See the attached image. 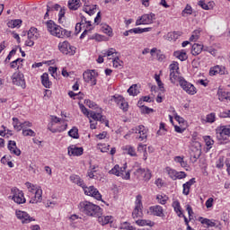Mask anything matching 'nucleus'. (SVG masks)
I'll return each mask as SVG.
<instances>
[{"label": "nucleus", "instance_id": "nucleus-1", "mask_svg": "<svg viewBox=\"0 0 230 230\" xmlns=\"http://www.w3.org/2000/svg\"><path fill=\"white\" fill-rule=\"evenodd\" d=\"M70 181L74 182V184L81 186L85 195H88L89 197H93V199H96V200H102V202H105L103 201V199H102V194L100 193V191H98V189L94 188V186L86 187L84 183V180L80 178V176L73 174L70 176Z\"/></svg>", "mask_w": 230, "mask_h": 230}, {"label": "nucleus", "instance_id": "nucleus-2", "mask_svg": "<svg viewBox=\"0 0 230 230\" xmlns=\"http://www.w3.org/2000/svg\"><path fill=\"white\" fill-rule=\"evenodd\" d=\"M78 208L80 212L86 215V217H94L96 218L97 217H102V215H103V209H102L100 206L90 201H81Z\"/></svg>", "mask_w": 230, "mask_h": 230}, {"label": "nucleus", "instance_id": "nucleus-3", "mask_svg": "<svg viewBox=\"0 0 230 230\" xmlns=\"http://www.w3.org/2000/svg\"><path fill=\"white\" fill-rule=\"evenodd\" d=\"M48 31L58 39H64V37H71V31H67L59 25H57L52 20L47 22Z\"/></svg>", "mask_w": 230, "mask_h": 230}, {"label": "nucleus", "instance_id": "nucleus-4", "mask_svg": "<svg viewBox=\"0 0 230 230\" xmlns=\"http://www.w3.org/2000/svg\"><path fill=\"white\" fill-rule=\"evenodd\" d=\"M142 199L143 197L141 195L137 196L136 207L132 212L133 218H139V217H143V203L141 202Z\"/></svg>", "mask_w": 230, "mask_h": 230}, {"label": "nucleus", "instance_id": "nucleus-5", "mask_svg": "<svg viewBox=\"0 0 230 230\" xmlns=\"http://www.w3.org/2000/svg\"><path fill=\"white\" fill-rule=\"evenodd\" d=\"M155 21V13L144 14L136 22V26H140V24H153Z\"/></svg>", "mask_w": 230, "mask_h": 230}, {"label": "nucleus", "instance_id": "nucleus-6", "mask_svg": "<svg viewBox=\"0 0 230 230\" xmlns=\"http://www.w3.org/2000/svg\"><path fill=\"white\" fill-rule=\"evenodd\" d=\"M58 49L63 55H75V47L71 46L68 41L60 42Z\"/></svg>", "mask_w": 230, "mask_h": 230}, {"label": "nucleus", "instance_id": "nucleus-7", "mask_svg": "<svg viewBox=\"0 0 230 230\" xmlns=\"http://www.w3.org/2000/svg\"><path fill=\"white\" fill-rule=\"evenodd\" d=\"M13 193V200L16 202V204H24L26 202V199L24 198V193L22 190H20L17 188L12 189Z\"/></svg>", "mask_w": 230, "mask_h": 230}, {"label": "nucleus", "instance_id": "nucleus-8", "mask_svg": "<svg viewBox=\"0 0 230 230\" xmlns=\"http://www.w3.org/2000/svg\"><path fill=\"white\" fill-rule=\"evenodd\" d=\"M12 78L13 85H18V87H22V89H26V81L24 80L23 74H13Z\"/></svg>", "mask_w": 230, "mask_h": 230}, {"label": "nucleus", "instance_id": "nucleus-9", "mask_svg": "<svg viewBox=\"0 0 230 230\" xmlns=\"http://www.w3.org/2000/svg\"><path fill=\"white\" fill-rule=\"evenodd\" d=\"M180 85L188 94H197V88L192 84L188 83L185 79L180 80Z\"/></svg>", "mask_w": 230, "mask_h": 230}, {"label": "nucleus", "instance_id": "nucleus-10", "mask_svg": "<svg viewBox=\"0 0 230 230\" xmlns=\"http://www.w3.org/2000/svg\"><path fill=\"white\" fill-rule=\"evenodd\" d=\"M16 217L19 220H22V224H30V222H35V218L30 217V214L25 211L16 210Z\"/></svg>", "mask_w": 230, "mask_h": 230}, {"label": "nucleus", "instance_id": "nucleus-11", "mask_svg": "<svg viewBox=\"0 0 230 230\" xmlns=\"http://www.w3.org/2000/svg\"><path fill=\"white\" fill-rule=\"evenodd\" d=\"M50 119H51V122L49 123L48 129L50 130V132H52L53 134L57 132H62V130H66V128H67V124H66L64 128H61V129L53 128V123H60V118L55 115H51Z\"/></svg>", "mask_w": 230, "mask_h": 230}, {"label": "nucleus", "instance_id": "nucleus-12", "mask_svg": "<svg viewBox=\"0 0 230 230\" xmlns=\"http://www.w3.org/2000/svg\"><path fill=\"white\" fill-rule=\"evenodd\" d=\"M200 155H202V149L200 148V144L198 143V146L191 147L190 149L191 163H197Z\"/></svg>", "mask_w": 230, "mask_h": 230}, {"label": "nucleus", "instance_id": "nucleus-13", "mask_svg": "<svg viewBox=\"0 0 230 230\" xmlns=\"http://www.w3.org/2000/svg\"><path fill=\"white\" fill-rule=\"evenodd\" d=\"M209 75L210 76H215V75H229V72H227L226 66L217 65L210 68Z\"/></svg>", "mask_w": 230, "mask_h": 230}, {"label": "nucleus", "instance_id": "nucleus-14", "mask_svg": "<svg viewBox=\"0 0 230 230\" xmlns=\"http://www.w3.org/2000/svg\"><path fill=\"white\" fill-rule=\"evenodd\" d=\"M135 175L137 177H143L145 181H150V179H152V172H150V170L148 169L138 168L135 172Z\"/></svg>", "mask_w": 230, "mask_h": 230}, {"label": "nucleus", "instance_id": "nucleus-15", "mask_svg": "<svg viewBox=\"0 0 230 230\" xmlns=\"http://www.w3.org/2000/svg\"><path fill=\"white\" fill-rule=\"evenodd\" d=\"M83 77L84 82L87 84H91V85H96V77L93 75V72L86 71L83 74Z\"/></svg>", "mask_w": 230, "mask_h": 230}, {"label": "nucleus", "instance_id": "nucleus-16", "mask_svg": "<svg viewBox=\"0 0 230 230\" xmlns=\"http://www.w3.org/2000/svg\"><path fill=\"white\" fill-rule=\"evenodd\" d=\"M84 154V147H77L75 145H72L68 147V155H82Z\"/></svg>", "mask_w": 230, "mask_h": 230}, {"label": "nucleus", "instance_id": "nucleus-17", "mask_svg": "<svg viewBox=\"0 0 230 230\" xmlns=\"http://www.w3.org/2000/svg\"><path fill=\"white\" fill-rule=\"evenodd\" d=\"M136 133L137 134L138 132L139 135L137 137V139H140V141H145V139L148 137V135L146 134V129H145V126L140 125L136 128Z\"/></svg>", "mask_w": 230, "mask_h": 230}, {"label": "nucleus", "instance_id": "nucleus-18", "mask_svg": "<svg viewBox=\"0 0 230 230\" xmlns=\"http://www.w3.org/2000/svg\"><path fill=\"white\" fill-rule=\"evenodd\" d=\"M7 148L11 154H13L14 155H21V149L17 148V143H15V141L9 140Z\"/></svg>", "mask_w": 230, "mask_h": 230}, {"label": "nucleus", "instance_id": "nucleus-19", "mask_svg": "<svg viewBox=\"0 0 230 230\" xmlns=\"http://www.w3.org/2000/svg\"><path fill=\"white\" fill-rule=\"evenodd\" d=\"M79 107L83 112V114H84V116H87V118H92V119H97L98 118L96 117V111H90L87 110V108H85V106L82 103H79Z\"/></svg>", "mask_w": 230, "mask_h": 230}, {"label": "nucleus", "instance_id": "nucleus-20", "mask_svg": "<svg viewBox=\"0 0 230 230\" xmlns=\"http://www.w3.org/2000/svg\"><path fill=\"white\" fill-rule=\"evenodd\" d=\"M38 202H42V189H37L30 200V204H38Z\"/></svg>", "mask_w": 230, "mask_h": 230}, {"label": "nucleus", "instance_id": "nucleus-21", "mask_svg": "<svg viewBox=\"0 0 230 230\" xmlns=\"http://www.w3.org/2000/svg\"><path fill=\"white\" fill-rule=\"evenodd\" d=\"M149 210L152 213V215H154L155 217H164L163 207L159 205L150 207Z\"/></svg>", "mask_w": 230, "mask_h": 230}, {"label": "nucleus", "instance_id": "nucleus-22", "mask_svg": "<svg viewBox=\"0 0 230 230\" xmlns=\"http://www.w3.org/2000/svg\"><path fill=\"white\" fill-rule=\"evenodd\" d=\"M96 218H98V222L101 224V226H107V224H112V217L111 216H99Z\"/></svg>", "mask_w": 230, "mask_h": 230}, {"label": "nucleus", "instance_id": "nucleus-23", "mask_svg": "<svg viewBox=\"0 0 230 230\" xmlns=\"http://www.w3.org/2000/svg\"><path fill=\"white\" fill-rule=\"evenodd\" d=\"M204 49V46L199 43H194L192 45V49H191V54L194 57H197L198 55H200V53H202V49Z\"/></svg>", "mask_w": 230, "mask_h": 230}, {"label": "nucleus", "instance_id": "nucleus-24", "mask_svg": "<svg viewBox=\"0 0 230 230\" xmlns=\"http://www.w3.org/2000/svg\"><path fill=\"white\" fill-rule=\"evenodd\" d=\"M173 57H175L181 62H184V60H188V54H186V51H184V50L174 51Z\"/></svg>", "mask_w": 230, "mask_h": 230}, {"label": "nucleus", "instance_id": "nucleus-25", "mask_svg": "<svg viewBox=\"0 0 230 230\" xmlns=\"http://www.w3.org/2000/svg\"><path fill=\"white\" fill-rule=\"evenodd\" d=\"M41 84L46 87V89H49V87H51V82L49 81V75H48V73H44L41 75Z\"/></svg>", "mask_w": 230, "mask_h": 230}, {"label": "nucleus", "instance_id": "nucleus-26", "mask_svg": "<svg viewBox=\"0 0 230 230\" xmlns=\"http://www.w3.org/2000/svg\"><path fill=\"white\" fill-rule=\"evenodd\" d=\"M179 72H170V80L172 84H175V82H179L181 84V80H184L182 77L179 76Z\"/></svg>", "mask_w": 230, "mask_h": 230}, {"label": "nucleus", "instance_id": "nucleus-27", "mask_svg": "<svg viewBox=\"0 0 230 230\" xmlns=\"http://www.w3.org/2000/svg\"><path fill=\"white\" fill-rule=\"evenodd\" d=\"M22 24V20H11L8 22L7 25L8 28H21V25Z\"/></svg>", "mask_w": 230, "mask_h": 230}, {"label": "nucleus", "instance_id": "nucleus-28", "mask_svg": "<svg viewBox=\"0 0 230 230\" xmlns=\"http://www.w3.org/2000/svg\"><path fill=\"white\" fill-rule=\"evenodd\" d=\"M28 39H39V33H37V28L31 27L28 33H27Z\"/></svg>", "mask_w": 230, "mask_h": 230}, {"label": "nucleus", "instance_id": "nucleus-29", "mask_svg": "<svg viewBox=\"0 0 230 230\" xmlns=\"http://www.w3.org/2000/svg\"><path fill=\"white\" fill-rule=\"evenodd\" d=\"M80 6V0H69L68 1V8L70 10H78Z\"/></svg>", "mask_w": 230, "mask_h": 230}, {"label": "nucleus", "instance_id": "nucleus-30", "mask_svg": "<svg viewBox=\"0 0 230 230\" xmlns=\"http://www.w3.org/2000/svg\"><path fill=\"white\" fill-rule=\"evenodd\" d=\"M95 116L97 119H93L94 121H100L101 123H105L107 119L105 116L102 115V109L99 111H95Z\"/></svg>", "mask_w": 230, "mask_h": 230}, {"label": "nucleus", "instance_id": "nucleus-31", "mask_svg": "<svg viewBox=\"0 0 230 230\" xmlns=\"http://www.w3.org/2000/svg\"><path fill=\"white\" fill-rule=\"evenodd\" d=\"M128 93L130 96H137L139 90H137V84H133L128 89Z\"/></svg>", "mask_w": 230, "mask_h": 230}, {"label": "nucleus", "instance_id": "nucleus-32", "mask_svg": "<svg viewBox=\"0 0 230 230\" xmlns=\"http://www.w3.org/2000/svg\"><path fill=\"white\" fill-rule=\"evenodd\" d=\"M13 126L17 132H21V129L22 128V122L19 121V119L13 118Z\"/></svg>", "mask_w": 230, "mask_h": 230}, {"label": "nucleus", "instance_id": "nucleus-33", "mask_svg": "<svg viewBox=\"0 0 230 230\" xmlns=\"http://www.w3.org/2000/svg\"><path fill=\"white\" fill-rule=\"evenodd\" d=\"M123 150L127 152L128 155H131V157H136L137 155L136 154V149L132 147L131 146H126Z\"/></svg>", "mask_w": 230, "mask_h": 230}, {"label": "nucleus", "instance_id": "nucleus-34", "mask_svg": "<svg viewBox=\"0 0 230 230\" xmlns=\"http://www.w3.org/2000/svg\"><path fill=\"white\" fill-rule=\"evenodd\" d=\"M96 6L97 5H93V7L86 5L84 8V12H85V13H88V15H94V13H96Z\"/></svg>", "mask_w": 230, "mask_h": 230}, {"label": "nucleus", "instance_id": "nucleus-35", "mask_svg": "<svg viewBox=\"0 0 230 230\" xmlns=\"http://www.w3.org/2000/svg\"><path fill=\"white\" fill-rule=\"evenodd\" d=\"M125 100V98L121 95L116 94V95H112L111 97V102H115V103H117V105H120V103Z\"/></svg>", "mask_w": 230, "mask_h": 230}, {"label": "nucleus", "instance_id": "nucleus-36", "mask_svg": "<svg viewBox=\"0 0 230 230\" xmlns=\"http://www.w3.org/2000/svg\"><path fill=\"white\" fill-rule=\"evenodd\" d=\"M68 136H70V137H73L74 139H78V137H80V136L78 135V128L74 127L72 129H70L68 131Z\"/></svg>", "mask_w": 230, "mask_h": 230}, {"label": "nucleus", "instance_id": "nucleus-37", "mask_svg": "<svg viewBox=\"0 0 230 230\" xmlns=\"http://www.w3.org/2000/svg\"><path fill=\"white\" fill-rule=\"evenodd\" d=\"M136 224H137V226H149V227H153L154 226V222L145 219H138L136 221Z\"/></svg>", "mask_w": 230, "mask_h": 230}, {"label": "nucleus", "instance_id": "nucleus-38", "mask_svg": "<svg viewBox=\"0 0 230 230\" xmlns=\"http://www.w3.org/2000/svg\"><path fill=\"white\" fill-rule=\"evenodd\" d=\"M204 140H205L206 146H208L207 150H211V146L215 145V140L211 139V137L209 136L204 137Z\"/></svg>", "mask_w": 230, "mask_h": 230}, {"label": "nucleus", "instance_id": "nucleus-39", "mask_svg": "<svg viewBox=\"0 0 230 230\" xmlns=\"http://www.w3.org/2000/svg\"><path fill=\"white\" fill-rule=\"evenodd\" d=\"M193 13V9L190 4H187L184 10L181 12L182 17H188V15H191Z\"/></svg>", "mask_w": 230, "mask_h": 230}, {"label": "nucleus", "instance_id": "nucleus-40", "mask_svg": "<svg viewBox=\"0 0 230 230\" xmlns=\"http://www.w3.org/2000/svg\"><path fill=\"white\" fill-rule=\"evenodd\" d=\"M166 172L172 181H177V172L173 169H170L169 167L166 168Z\"/></svg>", "mask_w": 230, "mask_h": 230}, {"label": "nucleus", "instance_id": "nucleus-41", "mask_svg": "<svg viewBox=\"0 0 230 230\" xmlns=\"http://www.w3.org/2000/svg\"><path fill=\"white\" fill-rule=\"evenodd\" d=\"M109 173H111V175H117V177H121L119 172V165L116 164L111 171H109Z\"/></svg>", "mask_w": 230, "mask_h": 230}, {"label": "nucleus", "instance_id": "nucleus-42", "mask_svg": "<svg viewBox=\"0 0 230 230\" xmlns=\"http://www.w3.org/2000/svg\"><path fill=\"white\" fill-rule=\"evenodd\" d=\"M217 95H218V100L220 102H224V100H229V96L227 95V93H226V92H222V91L218 90Z\"/></svg>", "mask_w": 230, "mask_h": 230}, {"label": "nucleus", "instance_id": "nucleus-43", "mask_svg": "<svg viewBox=\"0 0 230 230\" xmlns=\"http://www.w3.org/2000/svg\"><path fill=\"white\" fill-rule=\"evenodd\" d=\"M172 206L174 208V211L178 214V217H181L182 215V210H181V203L179 201H174L172 203Z\"/></svg>", "mask_w": 230, "mask_h": 230}, {"label": "nucleus", "instance_id": "nucleus-44", "mask_svg": "<svg viewBox=\"0 0 230 230\" xmlns=\"http://www.w3.org/2000/svg\"><path fill=\"white\" fill-rule=\"evenodd\" d=\"M102 31H103V33H106V35H108L109 37H112V28H111V26L104 25L102 26Z\"/></svg>", "mask_w": 230, "mask_h": 230}, {"label": "nucleus", "instance_id": "nucleus-45", "mask_svg": "<svg viewBox=\"0 0 230 230\" xmlns=\"http://www.w3.org/2000/svg\"><path fill=\"white\" fill-rule=\"evenodd\" d=\"M170 73H179V63L173 62L170 65Z\"/></svg>", "mask_w": 230, "mask_h": 230}, {"label": "nucleus", "instance_id": "nucleus-46", "mask_svg": "<svg viewBox=\"0 0 230 230\" xmlns=\"http://www.w3.org/2000/svg\"><path fill=\"white\" fill-rule=\"evenodd\" d=\"M22 136H30L31 137H35L36 134L35 131H33L32 129H22Z\"/></svg>", "mask_w": 230, "mask_h": 230}, {"label": "nucleus", "instance_id": "nucleus-47", "mask_svg": "<svg viewBox=\"0 0 230 230\" xmlns=\"http://www.w3.org/2000/svg\"><path fill=\"white\" fill-rule=\"evenodd\" d=\"M113 66L123 67V61H121L119 57H115L113 59Z\"/></svg>", "mask_w": 230, "mask_h": 230}, {"label": "nucleus", "instance_id": "nucleus-48", "mask_svg": "<svg viewBox=\"0 0 230 230\" xmlns=\"http://www.w3.org/2000/svg\"><path fill=\"white\" fill-rule=\"evenodd\" d=\"M66 15V9L65 8H61L59 11V14H58V22L59 24H62L64 22V17Z\"/></svg>", "mask_w": 230, "mask_h": 230}, {"label": "nucleus", "instance_id": "nucleus-49", "mask_svg": "<svg viewBox=\"0 0 230 230\" xmlns=\"http://www.w3.org/2000/svg\"><path fill=\"white\" fill-rule=\"evenodd\" d=\"M200 35V31H194L192 35L190 38V42H193V40H199V37Z\"/></svg>", "mask_w": 230, "mask_h": 230}, {"label": "nucleus", "instance_id": "nucleus-50", "mask_svg": "<svg viewBox=\"0 0 230 230\" xmlns=\"http://www.w3.org/2000/svg\"><path fill=\"white\" fill-rule=\"evenodd\" d=\"M174 116V119H176V121H178V123H184V119H182V117L177 115V112L175 111V109L171 108Z\"/></svg>", "mask_w": 230, "mask_h": 230}, {"label": "nucleus", "instance_id": "nucleus-51", "mask_svg": "<svg viewBox=\"0 0 230 230\" xmlns=\"http://www.w3.org/2000/svg\"><path fill=\"white\" fill-rule=\"evenodd\" d=\"M119 109L123 111L124 112H127L128 111V102H127L125 100L121 102V103L119 105Z\"/></svg>", "mask_w": 230, "mask_h": 230}, {"label": "nucleus", "instance_id": "nucleus-52", "mask_svg": "<svg viewBox=\"0 0 230 230\" xmlns=\"http://www.w3.org/2000/svg\"><path fill=\"white\" fill-rule=\"evenodd\" d=\"M152 28H135V33L136 34H141V33H146V31H150Z\"/></svg>", "mask_w": 230, "mask_h": 230}, {"label": "nucleus", "instance_id": "nucleus-53", "mask_svg": "<svg viewBox=\"0 0 230 230\" xmlns=\"http://www.w3.org/2000/svg\"><path fill=\"white\" fill-rule=\"evenodd\" d=\"M216 115L215 113H209L207 115V123H215Z\"/></svg>", "mask_w": 230, "mask_h": 230}, {"label": "nucleus", "instance_id": "nucleus-54", "mask_svg": "<svg viewBox=\"0 0 230 230\" xmlns=\"http://www.w3.org/2000/svg\"><path fill=\"white\" fill-rule=\"evenodd\" d=\"M199 5L201 6L203 10H211V7H209V5H208L204 0H200L199 2Z\"/></svg>", "mask_w": 230, "mask_h": 230}, {"label": "nucleus", "instance_id": "nucleus-55", "mask_svg": "<svg viewBox=\"0 0 230 230\" xmlns=\"http://www.w3.org/2000/svg\"><path fill=\"white\" fill-rule=\"evenodd\" d=\"M85 105L89 107L90 109H96V104L94 102H92L91 100H85L84 101Z\"/></svg>", "mask_w": 230, "mask_h": 230}, {"label": "nucleus", "instance_id": "nucleus-56", "mask_svg": "<svg viewBox=\"0 0 230 230\" xmlns=\"http://www.w3.org/2000/svg\"><path fill=\"white\" fill-rule=\"evenodd\" d=\"M19 62H24V59H22V58H17V59H15L14 61H13V62L11 63V67H12L13 69H15V67H17V64H19Z\"/></svg>", "mask_w": 230, "mask_h": 230}, {"label": "nucleus", "instance_id": "nucleus-57", "mask_svg": "<svg viewBox=\"0 0 230 230\" xmlns=\"http://www.w3.org/2000/svg\"><path fill=\"white\" fill-rule=\"evenodd\" d=\"M209 221L210 219L208 218H204V217H199V222H200L201 224L205 225V226H209Z\"/></svg>", "mask_w": 230, "mask_h": 230}, {"label": "nucleus", "instance_id": "nucleus-58", "mask_svg": "<svg viewBox=\"0 0 230 230\" xmlns=\"http://www.w3.org/2000/svg\"><path fill=\"white\" fill-rule=\"evenodd\" d=\"M213 198H209L206 203H205V206L206 208H208V209H209V208H213Z\"/></svg>", "mask_w": 230, "mask_h": 230}, {"label": "nucleus", "instance_id": "nucleus-59", "mask_svg": "<svg viewBox=\"0 0 230 230\" xmlns=\"http://www.w3.org/2000/svg\"><path fill=\"white\" fill-rule=\"evenodd\" d=\"M114 53H115L116 55H118V52H116V49H110L108 51H106V52L104 53V57H105V55H107V57H111V55H114Z\"/></svg>", "mask_w": 230, "mask_h": 230}, {"label": "nucleus", "instance_id": "nucleus-60", "mask_svg": "<svg viewBox=\"0 0 230 230\" xmlns=\"http://www.w3.org/2000/svg\"><path fill=\"white\" fill-rule=\"evenodd\" d=\"M197 84H199V85H203V87H208L209 82H208V80L200 79L197 81Z\"/></svg>", "mask_w": 230, "mask_h": 230}, {"label": "nucleus", "instance_id": "nucleus-61", "mask_svg": "<svg viewBox=\"0 0 230 230\" xmlns=\"http://www.w3.org/2000/svg\"><path fill=\"white\" fill-rule=\"evenodd\" d=\"M191 187H189V185H187V184H183V195H190V189Z\"/></svg>", "mask_w": 230, "mask_h": 230}, {"label": "nucleus", "instance_id": "nucleus-62", "mask_svg": "<svg viewBox=\"0 0 230 230\" xmlns=\"http://www.w3.org/2000/svg\"><path fill=\"white\" fill-rule=\"evenodd\" d=\"M142 112L144 114H150V112H154V109L148 108V107L146 106V107H143Z\"/></svg>", "mask_w": 230, "mask_h": 230}, {"label": "nucleus", "instance_id": "nucleus-63", "mask_svg": "<svg viewBox=\"0 0 230 230\" xmlns=\"http://www.w3.org/2000/svg\"><path fill=\"white\" fill-rule=\"evenodd\" d=\"M176 179H186V172H177Z\"/></svg>", "mask_w": 230, "mask_h": 230}, {"label": "nucleus", "instance_id": "nucleus-64", "mask_svg": "<svg viewBox=\"0 0 230 230\" xmlns=\"http://www.w3.org/2000/svg\"><path fill=\"white\" fill-rule=\"evenodd\" d=\"M156 199L159 201V204H162V205L166 204V199H164V198L162 195H158Z\"/></svg>", "mask_w": 230, "mask_h": 230}]
</instances>
